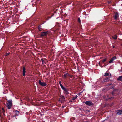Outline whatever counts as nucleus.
Instances as JSON below:
<instances>
[{
    "label": "nucleus",
    "mask_w": 122,
    "mask_h": 122,
    "mask_svg": "<svg viewBox=\"0 0 122 122\" xmlns=\"http://www.w3.org/2000/svg\"><path fill=\"white\" fill-rule=\"evenodd\" d=\"M38 83L40 85L43 86H46L47 85V84L45 83L41 82L40 80H39Z\"/></svg>",
    "instance_id": "20e7f679"
},
{
    "label": "nucleus",
    "mask_w": 122,
    "mask_h": 122,
    "mask_svg": "<svg viewBox=\"0 0 122 122\" xmlns=\"http://www.w3.org/2000/svg\"><path fill=\"white\" fill-rule=\"evenodd\" d=\"M2 112L3 113H4L5 112V110H3V111H2Z\"/></svg>",
    "instance_id": "c756f323"
},
{
    "label": "nucleus",
    "mask_w": 122,
    "mask_h": 122,
    "mask_svg": "<svg viewBox=\"0 0 122 122\" xmlns=\"http://www.w3.org/2000/svg\"><path fill=\"white\" fill-rule=\"evenodd\" d=\"M10 54V53H6L5 54V56H7Z\"/></svg>",
    "instance_id": "393cba45"
},
{
    "label": "nucleus",
    "mask_w": 122,
    "mask_h": 122,
    "mask_svg": "<svg viewBox=\"0 0 122 122\" xmlns=\"http://www.w3.org/2000/svg\"><path fill=\"white\" fill-rule=\"evenodd\" d=\"M78 97V96L77 95H76L75 97H73L72 98V100H74L75 99H76Z\"/></svg>",
    "instance_id": "f3484780"
},
{
    "label": "nucleus",
    "mask_w": 122,
    "mask_h": 122,
    "mask_svg": "<svg viewBox=\"0 0 122 122\" xmlns=\"http://www.w3.org/2000/svg\"><path fill=\"white\" fill-rule=\"evenodd\" d=\"M104 76H109V73L106 72L105 74H104Z\"/></svg>",
    "instance_id": "2eb2a0df"
},
{
    "label": "nucleus",
    "mask_w": 122,
    "mask_h": 122,
    "mask_svg": "<svg viewBox=\"0 0 122 122\" xmlns=\"http://www.w3.org/2000/svg\"><path fill=\"white\" fill-rule=\"evenodd\" d=\"M107 98L106 99V100H107L109 99H111V98H112L111 97H110V95H107Z\"/></svg>",
    "instance_id": "4468645a"
},
{
    "label": "nucleus",
    "mask_w": 122,
    "mask_h": 122,
    "mask_svg": "<svg viewBox=\"0 0 122 122\" xmlns=\"http://www.w3.org/2000/svg\"><path fill=\"white\" fill-rule=\"evenodd\" d=\"M64 91L65 92L64 93L66 95L68 94V92L67 91V89H66Z\"/></svg>",
    "instance_id": "dca6fc26"
},
{
    "label": "nucleus",
    "mask_w": 122,
    "mask_h": 122,
    "mask_svg": "<svg viewBox=\"0 0 122 122\" xmlns=\"http://www.w3.org/2000/svg\"><path fill=\"white\" fill-rule=\"evenodd\" d=\"M6 106L8 109H10L12 107V100H9L7 101Z\"/></svg>",
    "instance_id": "f257e3e1"
},
{
    "label": "nucleus",
    "mask_w": 122,
    "mask_h": 122,
    "mask_svg": "<svg viewBox=\"0 0 122 122\" xmlns=\"http://www.w3.org/2000/svg\"><path fill=\"white\" fill-rule=\"evenodd\" d=\"M69 76L70 77V78H72L73 77V76L72 75H69V76Z\"/></svg>",
    "instance_id": "a878e982"
},
{
    "label": "nucleus",
    "mask_w": 122,
    "mask_h": 122,
    "mask_svg": "<svg viewBox=\"0 0 122 122\" xmlns=\"http://www.w3.org/2000/svg\"><path fill=\"white\" fill-rule=\"evenodd\" d=\"M49 33V32L48 31L46 32H43L40 33V36L41 37L45 36H46Z\"/></svg>",
    "instance_id": "7ed1b4c3"
},
{
    "label": "nucleus",
    "mask_w": 122,
    "mask_h": 122,
    "mask_svg": "<svg viewBox=\"0 0 122 122\" xmlns=\"http://www.w3.org/2000/svg\"><path fill=\"white\" fill-rule=\"evenodd\" d=\"M116 59V56H114L109 61V63H111L113 62V61Z\"/></svg>",
    "instance_id": "0eeeda50"
},
{
    "label": "nucleus",
    "mask_w": 122,
    "mask_h": 122,
    "mask_svg": "<svg viewBox=\"0 0 122 122\" xmlns=\"http://www.w3.org/2000/svg\"><path fill=\"white\" fill-rule=\"evenodd\" d=\"M34 5H34H34H33V6H34Z\"/></svg>",
    "instance_id": "7c9ffc66"
},
{
    "label": "nucleus",
    "mask_w": 122,
    "mask_h": 122,
    "mask_svg": "<svg viewBox=\"0 0 122 122\" xmlns=\"http://www.w3.org/2000/svg\"><path fill=\"white\" fill-rule=\"evenodd\" d=\"M61 81H60L59 82V84L61 87L63 85H62V84L61 83Z\"/></svg>",
    "instance_id": "4be33fe9"
},
{
    "label": "nucleus",
    "mask_w": 122,
    "mask_h": 122,
    "mask_svg": "<svg viewBox=\"0 0 122 122\" xmlns=\"http://www.w3.org/2000/svg\"><path fill=\"white\" fill-rule=\"evenodd\" d=\"M115 47V46H113V48H114Z\"/></svg>",
    "instance_id": "2f4dec72"
},
{
    "label": "nucleus",
    "mask_w": 122,
    "mask_h": 122,
    "mask_svg": "<svg viewBox=\"0 0 122 122\" xmlns=\"http://www.w3.org/2000/svg\"><path fill=\"white\" fill-rule=\"evenodd\" d=\"M82 93V92H80L77 94V95H79V96L80 95V94Z\"/></svg>",
    "instance_id": "bb28decb"
},
{
    "label": "nucleus",
    "mask_w": 122,
    "mask_h": 122,
    "mask_svg": "<svg viewBox=\"0 0 122 122\" xmlns=\"http://www.w3.org/2000/svg\"><path fill=\"white\" fill-rule=\"evenodd\" d=\"M108 2L109 3L110 2Z\"/></svg>",
    "instance_id": "72a5a7b5"
},
{
    "label": "nucleus",
    "mask_w": 122,
    "mask_h": 122,
    "mask_svg": "<svg viewBox=\"0 0 122 122\" xmlns=\"http://www.w3.org/2000/svg\"><path fill=\"white\" fill-rule=\"evenodd\" d=\"M23 76H25V67H23Z\"/></svg>",
    "instance_id": "1a4fd4ad"
},
{
    "label": "nucleus",
    "mask_w": 122,
    "mask_h": 122,
    "mask_svg": "<svg viewBox=\"0 0 122 122\" xmlns=\"http://www.w3.org/2000/svg\"><path fill=\"white\" fill-rule=\"evenodd\" d=\"M68 76H69V75L68 73H67L66 74L63 75L62 77L65 78H66Z\"/></svg>",
    "instance_id": "9b49d317"
},
{
    "label": "nucleus",
    "mask_w": 122,
    "mask_h": 122,
    "mask_svg": "<svg viewBox=\"0 0 122 122\" xmlns=\"http://www.w3.org/2000/svg\"><path fill=\"white\" fill-rule=\"evenodd\" d=\"M15 113L16 115H18L19 113V111L16 110L15 111Z\"/></svg>",
    "instance_id": "5701e85b"
},
{
    "label": "nucleus",
    "mask_w": 122,
    "mask_h": 122,
    "mask_svg": "<svg viewBox=\"0 0 122 122\" xmlns=\"http://www.w3.org/2000/svg\"><path fill=\"white\" fill-rule=\"evenodd\" d=\"M61 88L64 91L66 89L65 87H64L63 86L61 87Z\"/></svg>",
    "instance_id": "aec40b11"
},
{
    "label": "nucleus",
    "mask_w": 122,
    "mask_h": 122,
    "mask_svg": "<svg viewBox=\"0 0 122 122\" xmlns=\"http://www.w3.org/2000/svg\"><path fill=\"white\" fill-rule=\"evenodd\" d=\"M117 114L118 115H121L122 114V109L121 110H118L117 111Z\"/></svg>",
    "instance_id": "9d476101"
},
{
    "label": "nucleus",
    "mask_w": 122,
    "mask_h": 122,
    "mask_svg": "<svg viewBox=\"0 0 122 122\" xmlns=\"http://www.w3.org/2000/svg\"><path fill=\"white\" fill-rule=\"evenodd\" d=\"M84 103H85L86 105L89 106H91L93 105V103L91 101H86V102H84Z\"/></svg>",
    "instance_id": "423d86ee"
},
{
    "label": "nucleus",
    "mask_w": 122,
    "mask_h": 122,
    "mask_svg": "<svg viewBox=\"0 0 122 122\" xmlns=\"http://www.w3.org/2000/svg\"><path fill=\"white\" fill-rule=\"evenodd\" d=\"M38 28L39 30H40L39 31H41V26L40 25L38 27Z\"/></svg>",
    "instance_id": "6ab92c4d"
},
{
    "label": "nucleus",
    "mask_w": 122,
    "mask_h": 122,
    "mask_svg": "<svg viewBox=\"0 0 122 122\" xmlns=\"http://www.w3.org/2000/svg\"><path fill=\"white\" fill-rule=\"evenodd\" d=\"M106 58H105V59H103V60H101L100 61L101 62H104L105 61H106Z\"/></svg>",
    "instance_id": "a211bd4d"
},
{
    "label": "nucleus",
    "mask_w": 122,
    "mask_h": 122,
    "mask_svg": "<svg viewBox=\"0 0 122 122\" xmlns=\"http://www.w3.org/2000/svg\"><path fill=\"white\" fill-rule=\"evenodd\" d=\"M41 60L42 61V64H44L45 63V61L43 60V59H41Z\"/></svg>",
    "instance_id": "412c9836"
},
{
    "label": "nucleus",
    "mask_w": 122,
    "mask_h": 122,
    "mask_svg": "<svg viewBox=\"0 0 122 122\" xmlns=\"http://www.w3.org/2000/svg\"><path fill=\"white\" fill-rule=\"evenodd\" d=\"M2 111H3V110H5L4 109V108H2Z\"/></svg>",
    "instance_id": "c85d7f7f"
},
{
    "label": "nucleus",
    "mask_w": 122,
    "mask_h": 122,
    "mask_svg": "<svg viewBox=\"0 0 122 122\" xmlns=\"http://www.w3.org/2000/svg\"><path fill=\"white\" fill-rule=\"evenodd\" d=\"M119 17V15L118 14L117 12H116L115 13L114 17V19H116L117 20L118 18Z\"/></svg>",
    "instance_id": "6e6552de"
},
{
    "label": "nucleus",
    "mask_w": 122,
    "mask_h": 122,
    "mask_svg": "<svg viewBox=\"0 0 122 122\" xmlns=\"http://www.w3.org/2000/svg\"><path fill=\"white\" fill-rule=\"evenodd\" d=\"M30 117H29L28 118V119H30Z\"/></svg>",
    "instance_id": "473e14b6"
},
{
    "label": "nucleus",
    "mask_w": 122,
    "mask_h": 122,
    "mask_svg": "<svg viewBox=\"0 0 122 122\" xmlns=\"http://www.w3.org/2000/svg\"><path fill=\"white\" fill-rule=\"evenodd\" d=\"M78 21L79 23L80 22L81 20L79 18H78Z\"/></svg>",
    "instance_id": "b1692460"
},
{
    "label": "nucleus",
    "mask_w": 122,
    "mask_h": 122,
    "mask_svg": "<svg viewBox=\"0 0 122 122\" xmlns=\"http://www.w3.org/2000/svg\"><path fill=\"white\" fill-rule=\"evenodd\" d=\"M26 115H28V114H29H29H30V113H29V112H26Z\"/></svg>",
    "instance_id": "cd10ccee"
},
{
    "label": "nucleus",
    "mask_w": 122,
    "mask_h": 122,
    "mask_svg": "<svg viewBox=\"0 0 122 122\" xmlns=\"http://www.w3.org/2000/svg\"><path fill=\"white\" fill-rule=\"evenodd\" d=\"M112 94H113V92H112Z\"/></svg>",
    "instance_id": "f704fd0d"
},
{
    "label": "nucleus",
    "mask_w": 122,
    "mask_h": 122,
    "mask_svg": "<svg viewBox=\"0 0 122 122\" xmlns=\"http://www.w3.org/2000/svg\"><path fill=\"white\" fill-rule=\"evenodd\" d=\"M111 74H110V76L109 77H106L104 78L102 80V81L103 82H108L109 81L110 78L111 77Z\"/></svg>",
    "instance_id": "f03ea898"
},
{
    "label": "nucleus",
    "mask_w": 122,
    "mask_h": 122,
    "mask_svg": "<svg viewBox=\"0 0 122 122\" xmlns=\"http://www.w3.org/2000/svg\"><path fill=\"white\" fill-rule=\"evenodd\" d=\"M59 100L61 103L63 102L65 100V98L64 96L61 95L60 97V98L59 99Z\"/></svg>",
    "instance_id": "39448f33"
},
{
    "label": "nucleus",
    "mask_w": 122,
    "mask_h": 122,
    "mask_svg": "<svg viewBox=\"0 0 122 122\" xmlns=\"http://www.w3.org/2000/svg\"><path fill=\"white\" fill-rule=\"evenodd\" d=\"M112 37L113 39H116L117 38V35H115L113 36H112Z\"/></svg>",
    "instance_id": "ddd939ff"
},
{
    "label": "nucleus",
    "mask_w": 122,
    "mask_h": 122,
    "mask_svg": "<svg viewBox=\"0 0 122 122\" xmlns=\"http://www.w3.org/2000/svg\"><path fill=\"white\" fill-rule=\"evenodd\" d=\"M117 80L118 81H121L122 80V75L120 76L117 79Z\"/></svg>",
    "instance_id": "f8f14e48"
}]
</instances>
